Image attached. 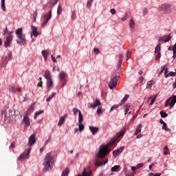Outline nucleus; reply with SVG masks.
I'll list each match as a JSON object with an SVG mask.
<instances>
[{
  "label": "nucleus",
  "instance_id": "obj_42",
  "mask_svg": "<svg viewBox=\"0 0 176 176\" xmlns=\"http://www.w3.org/2000/svg\"><path fill=\"white\" fill-rule=\"evenodd\" d=\"M162 129L165 130V131H171V130L167 127V124L166 122L163 124Z\"/></svg>",
  "mask_w": 176,
  "mask_h": 176
},
{
  "label": "nucleus",
  "instance_id": "obj_40",
  "mask_svg": "<svg viewBox=\"0 0 176 176\" xmlns=\"http://www.w3.org/2000/svg\"><path fill=\"white\" fill-rule=\"evenodd\" d=\"M1 9L3 12L6 11V7H5V0H1Z\"/></svg>",
  "mask_w": 176,
  "mask_h": 176
},
{
  "label": "nucleus",
  "instance_id": "obj_24",
  "mask_svg": "<svg viewBox=\"0 0 176 176\" xmlns=\"http://www.w3.org/2000/svg\"><path fill=\"white\" fill-rule=\"evenodd\" d=\"M120 170H122V167L120 165H116L111 168V171L116 173L119 172Z\"/></svg>",
  "mask_w": 176,
  "mask_h": 176
},
{
  "label": "nucleus",
  "instance_id": "obj_38",
  "mask_svg": "<svg viewBox=\"0 0 176 176\" xmlns=\"http://www.w3.org/2000/svg\"><path fill=\"white\" fill-rule=\"evenodd\" d=\"M82 122H83V116L82 115V112L79 111L78 123H82Z\"/></svg>",
  "mask_w": 176,
  "mask_h": 176
},
{
  "label": "nucleus",
  "instance_id": "obj_28",
  "mask_svg": "<svg viewBox=\"0 0 176 176\" xmlns=\"http://www.w3.org/2000/svg\"><path fill=\"white\" fill-rule=\"evenodd\" d=\"M156 98H157V95L154 96L153 98L150 97L148 98V100H147V102H149V101H151V100L150 105H153V102H155V101H156Z\"/></svg>",
  "mask_w": 176,
  "mask_h": 176
},
{
  "label": "nucleus",
  "instance_id": "obj_43",
  "mask_svg": "<svg viewBox=\"0 0 176 176\" xmlns=\"http://www.w3.org/2000/svg\"><path fill=\"white\" fill-rule=\"evenodd\" d=\"M152 86H153V80H150L147 82V89H151V87H152Z\"/></svg>",
  "mask_w": 176,
  "mask_h": 176
},
{
  "label": "nucleus",
  "instance_id": "obj_35",
  "mask_svg": "<svg viewBox=\"0 0 176 176\" xmlns=\"http://www.w3.org/2000/svg\"><path fill=\"white\" fill-rule=\"evenodd\" d=\"M168 50H170V51L173 50V53L176 54V43L173 46H170L168 48Z\"/></svg>",
  "mask_w": 176,
  "mask_h": 176
},
{
  "label": "nucleus",
  "instance_id": "obj_59",
  "mask_svg": "<svg viewBox=\"0 0 176 176\" xmlns=\"http://www.w3.org/2000/svg\"><path fill=\"white\" fill-rule=\"evenodd\" d=\"M94 53H96V54H98V53H100V50H98V48H97V47H94Z\"/></svg>",
  "mask_w": 176,
  "mask_h": 176
},
{
  "label": "nucleus",
  "instance_id": "obj_51",
  "mask_svg": "<svg viewBox=\"0 0 176 176\" xmlns=\"http://www.w3.org/2000/svg\"><path fill=\"white\" fill-rule=\"evenodd\" d=\"M120 105V104H115V105L112 106L111 107V111H113V109H117V108H119Z\"/></svg>",
  "mask_w": 176,
  "mask_h": 176
},
{
  "label": "nucleus",
  "instance_id": "obj_12",
  "mask_svg": "<svg viewBox=\"0 0 176 176\" xmlns=\"http://www.w3.org/2000/svg\"><path fill=\"white\" fill-rule=\"evenodd\" d=\"M30 152H31V150L30 149H28L27 151L23 152L19 156L18 160H23L24 159H27V157L30 156Z\"/></svg>",
  "mask_w": 176,
  "mask_h": 176
},
{
  "label": "nucleus",
  "instance_id": "obj_20",
  "mask_svg": "<svg viewBox=\"0 0 176 176\" xmlns=\"http://www.w3.org/2000/svg\"><path fill=\"white\" fill-rule=\"evenodd\" d=\"M31 30L32 31V35L36 38L38 35H39V33L38 32V28L36 26L31 25Z\"/></svg>",
  "mask_w": 176,
  "mask_h": 176
},
{
  "label": "nucleus",
  "instance_id": "obj_3",
  "mask_svg": "<svg viewBox=\"0 0 176 176\" xmlns=\"http://www.w3.org/2000/svg\"><path fill=\"white\" fill-rule=\"evenodd\" d=\"M15 34L16 36L20 40L16 41V43H18L20 46L27 45V40H25V34L23 33V28H20L16 29L15 31Z\"/></svg>",
  "mask_w": 176,
  "mask_h": 176
},
{
  "label": "nucleus",
  "instance_id": "obj_47",
  "mask_svg": "<svg viewBox=\"0 0 176 176\" xmlns=\"http://www.w3.org/2000/svg\"><path fill=\"white\" fill-rule=\"evenodd\" d=\"M78 115H79V112H80V110L78 109L77 108L73 109L74 115L76 116L78 114Z\"/></svg>",
  "mask_w": 176,
  "mask_h": 176
},
{
  "label": "nucleus",
  "instance_id": "obj_53",
  "mask_svg": "<svg viewBox=\"0 0 176 176\" xmlns=\"http://www.w3.org/2000/svg\"><path fill=\"white\" fill-rule=\"evenodd\" d=\"M10 91H12V93H16V87H13V86H11L10 87Z\"/></svg>",
  "mask_w": 176,
  "mask_h": 176
},
{
  "label": "nucleus",
  "instance_id": "obj_8",
  "mask_svg": "<svg viewBox=\"0 0 176 176\" xmlns=\"http://www.w3.org/2000/svg\"><path fill=\"white\" fill-rule=\"evenodd\" d=\"M12 41H13V32H8L6 40L4 42L5 47H9V46H10V43H12Z\"/></svg>",
  "mask_w": 176,
  "mask_h": 176
},
{
  "label": "nucleus",
  "instance_id": "obj_44",
  "mask_svg": "<svg viewBox=\"0 0 176 176\" xmlns=\"http://www.w3.org/2000/svg\"><path fill=\"white\" fill-rule=\"evenodd\" d=\"M160 115H161V118H167V116H168V114H167V113L163 111H160Z\"/></svg>",
  "mask_w": 176,
  "mask_h": 176
},
{
  "label": "nucleus",
  "instance_id": "obj_61",
  "mask_svg": "<svg viewBox=\"0 0 176 176\" xmlns=\"http://www.w3.org/2000/svg\"><path fill=\"white\" fill-rule=\"evenodd\" d=\"M146 14H148V9L147 8H144L143 10V15L146 16Z\"/></svg>",
  "mask_w": 176,
  "mask_h": 176
},
{
  "label": "nucleus",
  "instance_id": "obj_21",
  "mask_svg": "<svg viewBox=\"0 0 176 176\" xmlns=\"http://www.w3.org/2000/svg\"><path fill=\"white\" fill-rule=\"evenodd\" d=\"M122 63H123V55L120 54L118 64L117 65V71H119V69H120V67H122Z\"/></svg>",
  "mask_w": 176,
  "mask_h": 176
},
{
  "label": "nucleus",
  "instance_id": "obj_34",
  "mask_svg": "<svg viewBox=\"0 0 176 176\" xmlns=\"http://www.w3.org/2000/svg\"><path fill=\"white\" fill-rule=\"evenodd\" d=\"M68 174H69V169L67 168L63 171L61 176H68Z\"/></svg>",
  "mask_w": 176,
  "mask_h": 176
},
{
  "label": "nucleus",
  "instance_id": "obj_45",
  "mask_svg": "<svg viewBox=\"0 0 176 176\" xmlns=\"http://www.w3.org/2000/svg\"><path fill=\"white\" fill-rule=\"evenodd\" d=\"M12 52H9L8 56H6V58L7 60H8V61H10V60H12Z\"/></svg>",
  "mask_w": 176,
  "mask_h": 176
},
{
  "label": "nucleus",
  "instance_id": "obj_32",
  "mask_svg": "<svg viewBox=\"0 0 176 176\" xmlns=\"http://www.w3.org/2000/svg\"><path fill=\"white\" fill-rule=\"evenodd\" d=\"M62 12H63V6L60 4H59L57 8L58 16H60V14H61Z\"/></svg>",
  "mask_w": 176,
  "mask_h": 176
},
{
  "label": "nucleus",
  "instance_id": "obj_7",
  "mask_svg": "<svg viewBox=\"0 0 176 176\" xmlns=\"http://www.w3.org/2000/svg\"><path fill=\"white\" fill-rule=\"evenodd\" d=\"M175 102H176V95L175 96H172L171 97H170L169 98H168L165 102V107H170V108H173V107H174V105H175Z\"/></svg>",
  "mask_w": 176,
  "mask_h": 176
},
{
  "label": "nucleus",
  "instance_id": "obj_1",
  "mask_svg": "<svg viewBox=\"0 0 176 176\" xmlns=\"http://www.w3.org/2000/svg\"><path fill=\"white\" fill-rule=\"evenodd\" d=\"M111 146V141L106 145H101L98 151L95 153L96 160L95 162V165L96 167H100L101 166H105L108 163V159L104 161V158L109 153V146Z\"/></svg>",
  "mask_w": 176,
  "mask_h": 176
},
{
  "label": "nucleus",
  "instance_id": "obj_15",
  "mask_svg": "<svg viewBox=\"0 0 176 176\" xmlns=\"http://www.w3.org/2000/svg\"><path fill=\"white\" fill-rule=\"evenodd\" d=\"M100 105H101V102H100L98 99H96L94 103H90L88 108H92L94 109L95 108H97V107H100Z\"/></svg>",
  "mask_w": 176,
  "mask_h": 176
},
{
  "label": "nucleus",
  "instance_id": "obj_26",
  "mask_svg": "<svg viewBox=\"0 0 176 176\" xmlns=\"http://www.w3.org/2000/svg\"><path fill=\"white\" fill-rule=\"evenodd\" d=\"M43 112H45L43 110H39L38 111H36L34 115V120H36V119H38V116H39V115H42Z\"/></svg>",
  "mask_w": 176,
  "mask_h": 176
},
{
  "label": "nucleus",
  "instance_id": "obj_11",
  "mask_svg": "<svg viewBox=\"0 0 176 176\" xmlns=\"http://www.w3.org/2000/svg\"><path fill=\"white\" fill-rule=\"evenodd\" d=\"M22 123L25 124V129H28L31 126V122L30 118L28 116H25L22 120Z\"/></svg>",
  "mask_w": 176,
  "mask_h": 176
},
{
  "label": "nucleus",
  "instance_id": "obj_27",
  "mask_svg": "<svg viewBox=\"0 0 176 176\" xmlns=\"http://www.w3.org/2000/svg\"><path fill=\"white\" fill-rule=\"evenodd\" d=\"M142 129V124H140L135 129V135H138L141 133Z\"/></svg>",
  "mask_w": 176,
  "mask_h": 176
},
{
  "label": "nucleus",
  "instance_id": "obj_14",
  "mask_svg": "<svg viewBox=\"0 0 176 176\" xmlns=\"http://www.w3.org/2000/svg\"><path fill=\"white\" fill-rule=\"evenodd\" d=\"M170 40H171V36L170 34H168V35H166L162 37H160L159 38V42H160V43L161 42H164V43H166V42H168Z\"/></svg>",
  "mask_w": 176,
  "mask_h": 176
},
{
  "label": "nucleus",
  "instance_id": "obj_63",
  "mask_svg": "<svg viewBox=\"0 0 176 176\" xmlns=\"http://www.w3.org/2000/svg\"><path fill=\"white\" fill-rule=\"evenodd\" d=\"M75 11H72V16H71V17H72V20H74V19H75Z\"/></svg>",
  "mask_w": 176,
  "mask_h": 176
},
{
  "label": "nucleus",
  "instance_id": "obj_36",
  "mask_svg": "<svg viewBox=\"0 0 176 176\" xmlns=\"http://www.w3.org/2000/svg\"><path fill=\"white\" fill-rule=\"evenodd\" d=\"M127 100H129V95H125L124 98L121 100L120 105H123V104H124Z\"/></svg>",
  "mask_w": 176,
  "mask_h": 176
},
{
  "label": "nucleus",
  "instance_id": "obj_37",
  "mask_svg": "<svg viewBox=\"0 0 176 176\" xmlns=\"http://www.w3.org/2000/svg\"><path fill=\"white\" fill-rule=\"evenodd\" d=\"M161 45L160 43H159L156 47H155V53L156 54H159L160 53V50H161Z\"/></svg>",
  "mask_w": 176,
  "mask_h": 176
},
{
  "label": "nucleus",
  "instance_id": "obj_25",
  "mask_svg": "<svg viewBox=\"0 0 176 176\" xmlns=\"http://www.w3.org/2000/svg\"><path fill=\"white\" fill-rule=\"evenodd\" d=\"M67 76V74L64 72H61L59 74V79L60 82H63V80H65V77Z\"/></svg>",
  "mask_w": 176,
  "mask_h": 176
},
{
  "label": "nucleus",
  "instance_id": "obj_22",
  "mask_svg": "<svg viewBox=\"0 0 176 176\" xmlns=\"http://www.w3.org/2000/svg\"><path fill=\"white\" fill-rule=\"evenodd\" d=\"M43 77L45 78V79H46V80L52 79V74H50V71L46 70L45 72Z\"/></svg>",
  "mask_w": 176,
  "mask_h": 176
},
{
  "label": "nucleus",
  "instance_id": "obj_31",
  "mask_svg": "<svg viewBox=\"0 0 176 176\" xmlns=\"http://www.w3.org/2000/svg\"><path fill=\"white\" fill-rule=\"evenodd\" d=\"M129 27L132 30L135 28V22H134V19L133 18H131L130 21H129Z\"/></svg>",
  "mask_w": 176,
  "mask_h": 176
},
{
  "label": "nucleus",
  "instance_id": "obj_33",
  "mask_svg": "<svg viewBox=\"0 0 176 176\" xmlns=\"http://www.w3.org/2000/svg\"><path fill=\"white\" fill-rule=\"evenodd\" d=\"M6 116L7 118H9V119H10L12 116H13V111H12V109L8 110V111L6 113Z\"/></svg>",
  "mask_w": 176,
  "mask_h": 176
},
{
  "label": "nucleus",
  "instance_id": "obj_10",
  "mask_svg": "<svg viewBox=\"0 0 176 176\" xmlns=\"http://www.w3.org/2000/svg\"><path fill=\"white\" fill-rule=\"evenodd\" d=\"M57 2H58V0H49L46 5L43 6V9H46V6L47 8H52L54 5H56Z\"/></svg>",
  "mask_w": 176,
  "mask_h": 176
},
{
  "label": "nucleus",
  "instance_id": "obj_60",
  "mask_svg": "<svg viewBox=\"0 0 176 176\" xmlns=\"http://www.w3.org/2000/svg\"><path fill=\"white\" fill-rule=\"evenodd\" d=\"M162 57V54L158 53L157 56H155V60H159Z\"/></svg>",
  "mask_w": 176,
  "mask_h": 176
},
{
  "label": "nucleus",
  "instance_id": "obj_57",
  "mask_svg": "<svg viewBox=\"0 0 176 176\" xmlns=\"http://www.w3.org/2000/svg\"><path fill=\"white\" fill-rule=\"evenodd\" d=\"M38 16V11L36 10L34 12V14H33V17L34 19V20H36V16Z\"/></svg>",
  "mask_w": 176,
  "mask_h": 176
},
{
  "label": "nucleus",
  "instance_id": "obj_58",
  "mask_svg": "<svg viewBox=\"0 0 176 176\" xmlns=\"http://www.w3.org/2000/svg\"><path fill=\"white\" fill-rule=\"evenodd\" d=\"M168 76H176V74L175 72H170L168 74Z\"/></svg>",
  "mask_w": 176,
  "mask_h": 176
},
{
  "label": "nucleus",
  "instance_id": "obj_17",
  "mask_svg": "<svg viewBox=\"0 0 176 176\" xmlns=\"http://www.w3.org/2000/svg\"><path fill=\"white\" fill-rule=\"evenodd\" d=\"M124 150V146H122L120 148H118L117 150L113 151V157H116L118 155H119L120 153H122V152H123Z\"/></svg>",
  "mask_w": 176,
  "mask_h": 176
},
{
  "label": "nucleus",
  "instance_id": "obj_39",
  "mask_svg": "<svg viewBox=\"0 0 176 176\" xmlns=\"http://www.w3.org/2000/svg\"><path fill=\"white\" fill-rule=\"evenodd\" d=\"M94 1V0H88L87 1V5H86L87 9H90V8H91V4L93 3Z\"/></svg>",
  "mask_w": 176,
  "mask_h": 176
},
{
  "label": "nucleus",
  "instance_id": "obj_62",
  "mask_svg": "<svg viewBox=\"0 0 176 176\" xmlns=\"http://www.w3.org/2000/svg\"><path fill=\"white\" fill-rule=\"evenodd\" d=\"M164 70L165 78H168V70H167V69H165Z\"/></svg>",
  "mask_w": 176,
  "mask_h": 176
},
{
  "label": "nucleus",
  "instance_id": "obj_46",
  "mask_svg": "<svg viewBox=\"0 0 176 176\" xmlns=\"http://www.w3.org/2000/svg\"><path fill=\"white\" fill-rule=\"evenodd\" d=\"M83 129H85V125H83L82 123H78V129L80 131H83Z\"/></svg>",
  "mask_w": 176,
  "mask_h": 176
},
{
  "label": "nucleus",
  "instance_id": "obj_6",
  "mask_svg": "<svg viewBox=\"0 0 176 176\" xmlns=\"http://www.w3.org/2000/svg\"><path fill=\"white\" fill-rule=\"evenodd\" d=\"M52 19V10H50L47 13L44 14L41 16V27H45V25L49 23V21Z\"/></svg>",
  "mask_w": 176,
  "mask_h": 176
},
{
  "label": "nucleus",
  "instance_id": "obj_56",
  "mask_svg": "<svg viewBox=\"0 0 176 176\" xmlns=\"http://www.w3.org/2000/svg\"><path fill=\"white\" fill-rule=\"evenodd\" d=\"M160 175H162V174H160V173L153 174V173H150L148 174V176H160Z\"/></svg>",
  "mask_w": 176,
  "mask_h": 176
},
{
  "label": "nucleus",
  "instance_id": "obj_16",
  "mask_svg": "<svg viewBox=\"0 0 176 176\" xmlns=\"http://www.w3.org/2000/svg\"><path fill=\"white\" fill-rule=\"evenodd\" d=\"M46 87L48 91H50L52 90V88L53 87V79L51 78L50 80H46Z\"/></svg>",
  "mask_w": 176,
  "mask_h": 176
},
{
  "label": "nucleus",
  "instance_id": "obj_41",
  "mask_svg": "<svg viewBox=\"0 0 176 176\" xmlns=\"http://www.w3.org/2000/svg\"><path fill=\"white\" fill-rule=\"evenodd\" d=\"M55 96H56V92H53L51 96L47 98L46 101L49 102V101H50L53 98V97H54Z\"/></svg>",
  "mask_w": 176,
  "mask_h": 176
},
{
  "label": "nucleus",
  "instance_id": "obj_23",
  "mask_svg": "<svg viewBox=\"0 0 176 176\" xmlns=\"http://www.w3.org/2000/svg\"><path fill=\"white\" fill-rule=\"evenodd\" d=\"M34 112V105H30L29 108L25 111V116H28V115H31Z\"/></svg>",
  "mask_w": 176,
  "mask_h": 176
},
{
  "label": "nucleus",
  "instance_id": "obj_29",
  "mask_svg": "<svg viewBox=\"0 0 176 176\" xmlns=\"http://www.w3.org/2000/svg\"><path fill=\"white\" fill-rule=\"evenodd\" d=\"M91 175V170H87L86 168L83 169L82 176H90Z\"/></svg>",
  "mask_w": 176,
  "mask_h": 176
},
{
  "label": "nucleus",
  "instance_id": "obj_49",
  "mask_svg": "<svg viewBox=\"0 0 176 176\" xmlns=\"http://www.w3.org/2000/svg\"><path fill=\"white\" fill-rule=\"evenodd\" d=\"M130 17V14H125V16L122 18V21H126L127 20V18Z\"/></svg>",
  "mask_w": 176,
  "mask_h": 176
},
{
  "label": "nucleus",
  "instance_id": "obj_64",
  "mask_svg": "<svg viewBox=\"0 0 176 176\" xmlns=\"http://www.w3.org/2000/svg\"><path fill=\"white\" fill-rule=\"evenodd\" d=\"M51 60H52L54 63H57L56 58L53 55H51Z\"/></svg>",
  "mask_w": 176,
  "mask_h": 176
},
{
  "label": "nucleus",
  "instance_id": "obj_5",
  "mask_svg": "<svg viewBox=\"0 0 176 176\" xmlns=\"http://www.w3.org/2000/svg\"><path fill=\"white\" fill-rule=\"evenodd\" d=\"M124 133H126V128L122 129L121 131H120L116 135H115L111 140V148H115L116 145V142H119V138L120 137H123L124 135Z\"/></svg>",
  "mask_w": 176,
  "mask_h": 176
},
{
  "label": "nucleus",
  "instance_id": "obj_2",
  "mask_svg": "<svg viewBox=\"0 0 176 176\" xmlns=\"http://www.w3.org/2000/svg\"><path fill=\"white\" fill-rule=\"evenodd\" d=\"M53 164H54V157L52 155V153H47L43 162V166H44V171H50L53 168Z\"/></svg>",
  "mask_w": 176,
  "mask_h": 176
},
{
  "label": "nucleus",
  "instance_id": "obj_30",
  "mask_svg": "<svg viewBox=\"0 0 176 176\" xmlns=\"http://www.w3.org/2000/svg\"><path fill=\"white\" fill-rule=\"evenodd\" d=\"M41 54L43 56L44 59L46 60L47 59V56L49 55V52L47 50H43L41 52Z\"/></svg>",
  "mask_w": 176,
  "mask_h": 176
},
{
  "label": "nucleus",
  "instance_id": "obj_54",
  "mask_svg": "<svg viewBox=\"0 0 176 176\" xmlns=\"http://www.w3.org/2000/svg\"><path fill=\"white\" fill-rule=\"evenodd\" d=\"M96 113H97L98 115H100V113H102V109L98 107V108L97 109Z\"/></svg>",
  "mask_w": 176,
  "mask_h": 176
},
{
  "label": "nucleus",
  "instance_id": "obj_18",
  "mask_svg": "<svg viewBox=\"0 0 176 176\" xmlns=\"http://www.w3.org/2000/svg\"><path fill=\"white\" fill-rule=\"evenodd\" d=\"M89 131H91L92 135H96V134H97V133H98V127H97V126H89Z\"/></svg>",
  "mask_w": 176,
  "mask_h": 176
},
{
  "label": "nucleus",
  "instance_id": "obj_9",
  "mask_svg": "<svg viewBox=\"0 0 176 176\" xmlns=\"http://www.w3.org/2000/svg\"><path fill=\"white\" fill-rule=\"evenodd\" d=\"M159 10L164 12V13H170L171 11V5L170 4H164L159 7Z\"/></svg>",
  "mask_w": 176,
  "mask_h": 176
},
{
  "label": "nucleus",
  "instance_id": "obj_4",
  "mask_svg": "<svg viewBox=\"0 0 176 176\" xmlns=\"http://www.w3.org/2000/svg\"><path fill=\"white\" fill-rule=\"evenodd\" d=\"M119 70H113V74L111 78V90H113V89H116L118 86V82H119V78L120 76H118V72Z\"/></svg>",
  "mask_w": 176,
  "mask_h": 176
},
{
  "label": "nucleus",
  "instance_id": "obj_55",
  "mask_svg": "<svg viewBox=\"0 0 176 176\" xmlns=\"http://www.w3.org/2000/svg\"><path fill=\"white\" fill-rule=\"evenodd\" d=\"M166 67H167V65H164V66H162V67H161V71H160V75H162V74H163L164 69H166Z\"/></svg>",
  "mask_w": 176,
  "mask_h": 176
},
{
  "label": "nucleus",
  "instance_id": "obj_13",
  "mask_svg": "<svg viewBox=\"0 0 176 176\" xmlns=\"http://www.w3.org/2000/svg\"><path fill=\"white\" fill-rule=\"evenodd\" d=\"M35 142H36V140L35 139V133H33L29 137L28 145H30V146H32Z\"/></svg>",
  "mask_w": 176,
  "mask_h": 176
},
{
  "label": "nucleus",
  "instance_id": "obj_48",
  "mask_svg": "<svg viewBox=\"0 0 176 176\" xmlns=\"http://www.w3.org/2000/svg\"><path fill=\"white\" fill-rule=\"evenodd\" d=\"M130 57H131V51H128L126 54V60H130Z\"/></svg>",
  "mask_w": 176,
  "mask_h": 176
},
{
  "label": "nucleus",
  "instance_id": "obj_52",
  "mask_svg": "<svg viewBox=\"0 0 176 176\" xmlns=\"http://www.w3.org/2000/svg\"><path fill=\"white\" fill-rule=\"evenodd\" d=\"M26 101H28V94H25L23 97V102H25Z\"/></svg>",
  "mask_w": 176,
  "mask_h": 176
},
{
  "label": "nucleus",
  "instance_id": "obj_50",
  "mask_svg": "<svg viewBox=\"0 0 176 176\" xmlns=\"http://www.w3.org/2000/svg\"><path fill=\"white\" fill-rule=\"evenodd\" d=\"M124 111H129L130 109V104L127 103L126 105L124 106Z\"/></svg>",
  "mask_w": 176,
  "mask_h": 176
},
{
  "label": "nucleus",
  "instance_id": "obj_19",
  "mask_svg": "<svg viewBox=\"0 0 176 176\" xmlns=\"http://www.w3.org/2000/svg\"><path fill=\"white\" fill-rule=\"evenodd\" d=\"M67 116L68 114L65 113L64 116L60 117L58 122V126H61L62 124H64V123L65 122V119H67Z\"/></svg>",
  "mask_w": 176,
  "mask_h": 176
}]
</instances>
